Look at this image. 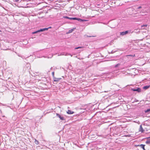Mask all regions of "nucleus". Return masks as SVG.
Here are the masks:
<instances>
[{
    "mask_svg": "<svg viewBox=\"0 0 150 150\" xmlns=\"http://www.w3.org/2000/svg\"><path fill=\"white\" fill-rule=\"evenodd\" d=\"M56 116L59 118L60 119L62 120H65V119L64 117L58 113L56 114Z\"/></svg>",
    "mask_w": 150,
    "mask_h": 150,
    "instance_id": "1",
    "label": "nucleus"
},
{
    "mask_svg": "<svg viewBox=\"0 0 150 150\" xmlns=\"http://www.w3.org/2000/svg\"><path fill=\"white\" fill-rule=\"evenodd\" d=\"M131 90L133 91H137L138 92H140L141 91V89L139 88H132Z\"/></svg>",
    "mask_w": 150,
    "mask_h": 150,
    "instance_id": "2",
    "label": "nucleus"
},
{
    "mask_svg": "<svg viewBox=\"0 0 150 150\" xmlns=\"http://www.w3.org/2000/svg\"><path fill=\"white\" fill-rule=\"evenodd\" d=\"M129 31L128 30L120 33V35H124L128 33Z\"/></svg>",
    "mask_w": 150,
    "mask_h": 150,
    "instance_id": "3",
    "label": "nucleus"
},
{
    "mask_svg": "<svg viewBox=\"0 0 150 150\" xmlns=\"http://www.w3.org/2000/svg\"><path fill=\"white\" fill-rule=\"evenodd\" d=\"M144 130L142 127V125H141L140 126V127L139 129V131L142 132H143L144 131Z\"/></svg>",
    "mask_w": 150,
    "mask_h": 150,
    "instance_id": "4",
    "label": "nucleus"
},
{
    "mask_svg": "<svg viewBox=\"0 0 150 150\" xmlns=\"http://www.w3.org/2000/svg\"><path fill=\"white\" fill-rule=\"evenodd\" d=\"M53 79L54 81H59L62 79L61 78H56L55 77H54Z\"/></svg>",
    "mask_w": 150,
    "mask_h": 150,
    "instance_id": "5",
    "label": "nucleus"
},
{
    "mask_svg": "<svg viewBox=\"0 0 150 150\" xmlns=\"http://www.w3.org/2000/svg\"><path fill=\"white\" fill-rule=\"evenodd\" d=\"M48 29V28H44L43 29H41L40 30H38V31H39V32H40L44 31L46 30H47Z\"/></svg>",
    "mask_w": 150,
    "mask_h": 150,
    "instance_id": "6",
    "label": "nucleus"
},
{
    "mask_svg": "<svg viewBox=\"0 0 150 150\" xmlns=\"http://www.w3.org/2000/svg\"><path fill=\"white\" fill-rule=\"evenodd\" d=\"M48 29V28H44L43 29H41L40 30H38V31H39V32H40L44 31L46 30H47Z\"/></svg>",
    "mask_w": 150,
    "mask_h": 150,
    "instance_id": "7",
    "label": "nucleus"
},
{
    "mask_svg": "<svg viewBox=\"0 0 150 150\" xmlns=\"http://www.w3.org/2000/svg\"><path fill=\"white\" fill-rule=\"evenodd\" d=\"M147 140L146 142V143L147 144H150V137L147 138Z\"/></svg>",
    "mask_w": 150,
    "mask_h": 150,
    "instance_id": "8",
    "label": "nucleus"
},
{
    "mask_svg": "<svg viewBox=\"0 0 150 150\" xmlns=\"http://www.w3.org/2000/svg\"><path fill=\"white\" fill-rule=\"evenodd\" d=\"M77 20L80 22H85L87 21V20L82 19L80 18H78Z\"/></svg>",
    "mask_w": 150,
    "mask_h": 150,
    "instance_id": "9",
    "label": "nucleus"
},
{
    "mask_svg": "<svg viewBox=\"0 0 150 150\" xmlns=\"http://www.w3.org/2000/svg\"><path fill=\"white\" fill-rule=\"evenodd\" d=\"M150 87V85L148 86H146L143 87V89L145 90H146Z\"/></svg>",
    "mask_w": 150,
    "mask_h": 150,
    "instance_id": "10",
    "label": "nucleus"
},
{
    "mask_svg": "<svg viewBox=\"0 0 150 150\" xmlns=\"http://www.w3.org/2000/svg\"><path fill=\"white\" fill-rule=\"evenodd\" d=\"M138 146H140L141 148H142L143 149L145 150L144 148L145 145L142 144H141L140 145H138Z\"/></svg>",
    "mask_w": 150,
    "mask_h": 150,
    "instance_id": "11",
    "label": "nucleus"
},
{
    "mask_svg": "<svg viewBox=\"0 0 150 150\" xmlns=\"http://www.w3.org/2000/svg\"><path fill=\"white\" fill-rule=\"evenodd\" d=\"M67 113L69 114H72L74 113V112L70 110H68L67 112Z\"/></svg>",
    "mask_w": 150,
    "mask_h": 150,
    "instance_id": "12",
    "label": "nucleus"
},
{
    "mask_svg": "<svg viewBox=\"0 0 150 150\" xmlns=\"http://www.w3.org/2000/svg\"><path fill=\"white\" fill-rule=\"evenodd\" d=\"M147 26V25H142L141 26V28L142 29H144L145 28V27L146 28V27Z\"/></svg>",
    "mask_w": 150,
    "mask_h": 150,
    "instance_id": "13",
    "label": "nucleus"
},
{
    "mask_svg": "<svg viewBox=\"0 0 150 150\" xmlns=\"http://www.w3.org/2000/svg\"><path fill=\"white\" fill-rule=\"evenodd\" d=\"M74 30V29H71V30H69V31L66 33L67 34H69L72 33L73 31Z\"/></svg>",
    "mask_w": 150,
    "mask_h": 150,
    "instance_id": "14",
    "label": "nucleus"
},
{
    "mask_svg": "<svg viewBox=\"0 0 150 150\" xmlns=\"http://www.w3.org/2000/svg\"><path fill=\"white\" fill-rule=\"evenodd\" d=\"M145 113H150V109H148L147 110H145Z\"/></svg>",
    "mask_w": 150,
    "mask_h": 150,
    "instance_id": "15",
    "label": "nucleus"
},
{
    "mask_svg": "<svg viewBox=\"0 0 150 150\" xmlns=\"http://www.w3.org/2000/svg\"><path fill=\"white\" fill-rule=\"evenodd\" d=\"M78 18H70L69 19L70 20H77Z\"/></svg>",
    "mask_w": 150,
    "mask_h": 150,
    "instance_id": "16",
    "label": "nucleus"
},
{
    "mask_svg": "<svg viewBox=\"0 0 150 150\" xmlns=\"http://www.w3.org/2000/svg\"><path fill=\"white\" fill-rule=\"evenodd\" d=\"M35 143L36 144H38L39 143V142L38 141L36 140V139H35Z\"/></svg>",
    "mask_w": 150,
    "mask_h": 150,
    "instance_id": "17",
    "label": "nucleus"
},
{
    "mask_svg": "<svg viewBox=\"0 0 150 150\" xmlns=\"http://www.w3.org/2000/svg\"><path fill=\"white\" fill-rule=\"evenodd\" d=\"M120 63L117 64L115 65V67L116 68L118 66H120Z\"/></svg>",
    "mask_w": 150,
    "mask_h": 150,
    "instance_id": "18",
    "label": "nucleus"
},
{
    "mask_svg": "<svg viewBox=\"0 0 150 150\" xmlns=\"http://www.w3.org/2000/svg\"><path fill=\"white\" fill-rule=\"evenodd\" d=\"M39 31H38V30H37V31H35V32H33L32 33L33 34H35V33H39Z\"/></svg>",
    "mask_w": 150,
    "mask_h": 150,
    "instance_id": "19",
    "label": "nucleus"
},
{
    "mask_svg": "<svg viewBox=\"0 0 150 150\" xmlns=\"http://www.w3.org/2000/svg\"><path fill=\"white\" fill-rule=\"evenodd\" d=\"M82 48V47H78L75 48V49H78L79 48Z\"/></svg>",
    "mask_w": 150,
    "mask_h": 150,
    "instance_id": "20",
    "label": "nucleus"
},
{
    "mask_svg": "<svg viewBox=\"0 0 150 150\" xmlns=\"http://www.w3.org/2000/svg\"><path fill=\"white\" fill-rule=\"evenodd\" d=\"M52 76L53 77V78L54 77H55L54 76V72H53L52 73Z\"/></svg>",
    "mask_w": 150,
    "mask_h": 150,
    "instance_id": "21",
    "label": "nucleus"
},
{
    "mask_svg": "<svg viewBox=\"0 0 150 150\" xmlns=\"http://www.w3.org/2000/svg\"><path fill=\"white\" fill-rule=\"evenodd\" d=\"M64 18H67V19H69V18H70V17H69L67 16H65L64 17Z\"/></svg>",
    "mask_w": 150,
    "mask_h": 150,
    "instance_id": "22",
    "label": "nucleus"
},
{
    "mask_svg": "<svg viewBox=\"0 0 150 150\" xmlns=\"http://www.w3.org/2000/svg\"><path fill=\"white\" fill-rule=\"evenodd\" d=\"M19 1V0H15V1L17 2H18Z\"/></svg>",
    "mask_w": 150,
    "mask_h": 150,
    "instance_id": "23",
    "label": "nucleus"
},
{
    "mask_svg": "<svg viewBox=\"0 0 150 150\" xmlns=\"http://www.w3.org/2000/svg\"><path fill=\"white\" fill-rule=\"evenodd\" d=\"M110 27L111 28H115V27H112V26H110Z\"/></svg>",
    "mask_w": 150,
    "mask_h": 150,
    "instance_id": "24",
    "label": "nucleus"
},
{
    "mask_svg": "<svg viewBox=\"0 0 150 150\" xmlns=\"http://www.w3.org/2000/svg\"><path fill=\"white\" fill-rule=\"evenodd\" d=\"M87 37H91L92 36H91L86 35Z\"/></svg>",
    "mask_w": 150,
    "mask_h": 150,
    "instance_id": "25",
    "label": "nucleus"
},
{
    "mask_svg": "<svg viewBox=\"0 0 150 150\" xmlns=\"http://www.w3.org/2000/svg\"><path fill=\"white\" fill-rule=\"evenodd\" d=\"M71 55V54H67L66 55Z\"/></svg>",
    "mask_w": 150,
    "mask_h": 150,
    "instance_id": "26",
    "label": "nucleus"
},
{
    "mask_svg": "<svg viewBox=\"0 0 150 150\" xmlns=\"http://www.w3.org/2000/svg\"><path fill=\"white\" fill-rule=\"evenodd\" d=\"M142 8L141 6H139L138 7V9H139Z\"/></svg>",
    "mask_w": 150,
    "mask_h": 150,
    "instance_id": "27",
    "label": "nucleus"
},
{
    "mask_svg": "<svg viewBox=\"0 0 150 150\" xmlns=\"http://www.w3.org/2000/svg\"><path fill=\"white\" fill-rule=\"evenodd\" d=\"M21 1L20 0H19V1H18V3H20L21 2Z\"/></svg>",
    "mask_w": 150,
    "mask_h": 150,
    "instance_id": "28",
    "label": "nucleus"
},
{
    "mask_svg": "<svg viewBox=\"0 0 150 150\" xmlns=\"http://www.w3.org/2000/svg\"><path fill=\"white\" fill-rule=\"evenodd\" d=\"M51 28V27H50L48 28V29H49V28Z\"/></svg>",
    "mask_w": 150,
    "mask_h": 150,
    "instance_id": "29",
    "label": "nucleus"
},
{
    "mask_svg": "<svg viewBox=\"0 0 150 150\" xmlns=\"http://www.w3.org/2000/svg\"><path fill=\"white\" fill-rule=\"evenodd\" d=\"M17 55L18 56L21 57V56L18 54Z\"/></svg>",
    "mask_w": 150,
    "mask_h": 150,
    "instance_id": "30",
    "label": "nucleus"
},
{
    "mask_svg": "<svg viewBox=\"0 0 150 150\" xmlns=\"http://www.w3.org/2000/svg\"><path fill=\"white\" fill-rule=\"evenodd\" d=\"M52 67H51L50 68V69H52Z\"/></svg>",
    "mask_w": 150,
    "mask_h": 150,
    "instance_id": "31",
    "label": "nucleus"
},
{
    "mask_svg": "<svg viewBox=\"0 0 150 150\" xmlns=\"http://www.w3.org/2000/svg\"><path fill=\"white\" fill-rule=\"evenodd\" d=\"M70 55V56H71V57H72V55H71V54Z\"/></svg>",
    "mask_w": 150,
    "mask_h": 150,
    "instance_id": "32",
    "label": "nucleus"
}]
</instances>
